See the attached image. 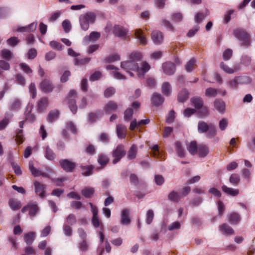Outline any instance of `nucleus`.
Instances as JSON below:
<instances>
[{
  "mask_svg": "<svg viewBox=\"0 0 255 255\" xmlns=\"http://www.w3.org/2000/svg\"><path fill=\"white\" fill-rule=\"evenodd\" d=\"M137 153V147L133 144L128 150V159H133L136 157Z\"/></svg>",
  "mask_w": 255,
  "mask_h": 255,
  "instance_id": "obj_38",
  "label": "nucleus"
},
{
  "mask_svg": "<svg viewBox=\"0 0 255 255\" xmlns=\"http://www.w3.org/2000/svg\"><path fill=\"white\" fill-rule=\"evenodd\" d=\"M90 60V58H84L81 59L76 58L74 60V63L75 65L81 66L88 63Z\"/></svg>",
  "mask_w": 255,
  "mask_h": 255,
  "instance_id": "obj_49",
  "label": "nucleus"
},
{
  "mask_svg": "<svg viewBox=\"0 0 255 255\" xmlns=\"http://www.w3.org/2000/svg\"><path fill=\"white\" fill-rule=\"evenodd\" d=\"M219 230L221 233L226 235H232L234 234V230L226 223L222 224L219 227Z\"/></svg>",
  "mask_w": 255,
  "mask_h": 255,
  "instance_id": "obj_18",
  "label": "nucleus"
},
{
  "mask_svg": "<svg viewBox=\"0 0 255 255\" xmlns=\"http://www.w3.org/2000/svg\"><path fill=\"white\" fill-rule=\"evenodd\" d=\"M22 133L23 130L22 129H18L16 131L15 140L18 144H21L23 142V136Z\"/></svg>",
  "mask_w": 255,
  "mask_h": 255,
  "instance_id": "obj_52",
  "label": "nucleus"
},
{
  "mask_svg": "<svg viewBox=\"0 0 255 255\" xmlns=\"http://www.w3.org/2000/svg\"><path fill=\"white\" fill-rule=\"evenodd\" d=\"M189 94L186 89L181 90L178 95V101L183 103L188 98Z\"/></svg>",
  "mask_w": 255,
  "mask_h": 255,
  "instance_id": "obj_33",
  "label": "nucleus"
},
{
  "mask_svg": "<svg viewBox=\"0 0 255 255\" xmlns=\"http://www.w3.org/2000/svg\"><path fill=\"white\" fill-rule=\"evenodd\" d=\"M48 106V100L46 98H41L37 104V108L39 111H43Z\"/></svg>",
  "mask_w": 255,
  "mask_h": 255,
  "instance_id": "obj_28",
  "label": "nucleus"
},
{
  "mask_svg": "<svg viewBox=\"0 0 255 255\" xmlns=\"http://www.w3.org/2000/svg\"><path fill=\"white\" fill-rule=\"evenodd\" d=\"M117 133L119 138H125L127 133V128L121 124L117 126Z\"/></svg>",
  "mask_w": 255,
  "mask_h": 255,
  "instance_id": "obj_23",
  "label": "nucleus"
},
{
  "mask_svg": "<svg viewBox=\"0 0 255 255\" xmlns=\"http://www.w3.org/2000/svg\"><path fill=\"white\" fill-rule=\"evenodd\" d=\"M49 45L52 49H54L55 50L61 51L63 49L62 45L60 43L56 41L53 40L50 41L49 43Z\"/></svg>",
  "mask_w": 255,
  "mask_h": 255,
  "instance_id": "obj_47",
  "label": "nucleus"
},
{
  "mask_svg": "<svg viewBox=\"0 0 255 255\" xmlns=\"http://www.w3.org/2000/svg\"><path fill=\"white\" fill-rule=\"evenodd\" d=\"M103 112L102 111H98L96 113H91L89 115V121L91 123H94L97 120L101 118L103 116Z\"/></svg>",
  "mask_w": 255,
  "mask_h": 255,
  "instance_id": "obj_29",
  "label": "nucleus"
},
{
  "mask_svg": "<svg viewBox=\"0 0 255 255\" xmlns=\"http://www.w3.org/2000/svg\"><path fill=\"white\" fill-rule=\"evenodd\" d=\"M143 57L141 52L134 51L128 55V69L135 71L137 76L140 78H143L145 74L149 71L151 68L150 64L144 61L140 63V66H138L137 62Z\"/></svg>",
  "mask_w": 255,
  "mask_h": 255,
  "instance_id": "obj_1",
  "label": "nucleus"
},
{
  "mask_svg": "<svg viewBox=\"0 0 255 255\" xmlns=\"http://www.w3.org/2000/svg\"><path fill=\"white\" fill-rule=\"evenodd\" d=\"M164 34L158 30H154L151 33V39L155 45H160L164 41Z\"/></svg>",
  "mask_w": 255,
  "mask_h": 255,
  "instance_id": "obj_7",
  "label": "nucleus"
},
{
  "mask_svg": "<svg viewBox=\"0 0 255 255\" xmlns=\"http://www.w3.org/2000/svg\"><path fill=\"white\" fill-rule=\"evenodd\" d=\"M214 106L215 109L220 113H224L225 111V103L221 99H216L214 102Z\"/></svg>",
  "mask_w": 255,
  "mask_h": 255,
  "instance_id": "obj_15",
  "label": "nucleus"
},
{
  "mask_svg": "<svg viewBox=\"0 0 255 255\" xmlns=\"http://www.w3.org/2000/svg\"><path fill=\"white\" fill-rule=\"evenodd\" d=\"M164 98L161 94L157 93H154L151 99V104L154 106H159L164 102Z\"/></svg>",
  "mask_w": 255,
  "mask_h": 255,
  "instance_id": "obj_14",
  "label": "nucleus"
},
{
  "mask_svg": "<svg viewBox=\"0 0 255 255\" xmlns=\"http://www.w3.org/2000/svg\"><path fill=\"white\" fill-rule=\"evenodd\" d=\"M233 51L231 49H227L224 51L223 54V59L225 60H229L232 56Z\"/></svg>",
  "mask_w": 255,
  "mask_h": 255,
  "instance_id": "obj_56",
  "label": "nucleus"
},
{
  "mask_svg": "<svg viewBox=\"0 0 255 255\" xmlns=\"http://www.w3.org/2000/svg\"><path fill=\"white\" fill-rule=\"evenodd\" d=\"M121 223L124 225H127L128 224V210L127 209H125L122 211Z\"/></svg>",
  "mask_w": 255,
  "mask_h": 255,
  "instance_id": "obj_50",
  "label": "nucleus"
},
{
  "mask_svg": "<svg viewBox=\"0 0 255 255\" xmlns=\"http://www.w3.org/2000/svg\"><path fill=\"white\" fill-rule=\"evenodd\" d=\"M228 221L232 225H237L241 221L240 215L236 212H232L228 216Z\"/></svg>",
  "mask_w": 255,
  "mask_h": 255,
  "instance_id": "obj_19",
  "label": "nucleus"
},
{
  "mask_svg": "<svg viewBox=\"0 0 255 255\" xmlns=\"http://www.w3.org/2000/svg\"><path fill=\"white\" fill-rule=\"evenodd\" d=\"M59 162L60 167L66 172H72L76 166L75 163L68 159H61Z\"/></svg>",
  "mask_w": 255,
  "mask_h": 255,
  "instance_id": "obj_9",
  "label": "nucleus"
},
{
  "mask_svg": "<svg viewBox=\"0 0 255 255\" xmlns=\"http://www.w3.org/2000/svg\"><path fill=\"white\" fill-rule=\"evenodd\" d=\"M134 37L136 38L140 45L145 46L148 44V39L144 35L143 32L141 29H136L134 30Z\"/></svg>",
  "mask_w": 255,
  "mask_h": 255,
  "instance_id": "obj_11",
  "label": "nucleus"
},
{
  "mask_svg": "<svg viewBox=\"0 0 255 255\" xmlns=\"http://www.w3.org/2000/svg\"><path fill=\"white\" fill-rule=\"evenodd\" d=\"M62 27L65 32H68L71 27L70 22L68 20H65L62 22Z\"/></svg>",
  "mask_w": 255,
  "mask_h": 255,
  "instance_id": "obj_62",
  "label": "nucleus"
},
{
  "mask_svg": "<svg viewBox=\"0 0 255 255\" xmlns=\"http://www.w3.org/2000/svg\"><path fill=\"white\" fill-rule=\"evenodd\" d=\"M96 19V15L94 12H88L82 14L79 17V22L81 28L86 31L89 27L90 23H93Z\"/></svg>",
  "mask_w": 255,
  "mask_h": 255,
  "instance_id": "obj_3",
  "label": "nucleus"
},
{
  "mask_svg": "<svg viewBox=\"0 0 255 255\" xmlns=\"http://www.w3.org/2000/svg\"><path fill=\"white\" fill-rule=\"evenodd\" d=\"M252 58L247 55H243L241 58V63L245 66H249L251 63Z\"/></svg>",
  "mask_w": 255,
  "mask_h": 255,
  "instance_id": "obj_53",
  "label": "nucleus"
},
{
  "mask_svg": "<svg viewBox=\"0 0 255 255\" xmlns=\"http://www.w3.org/2000/svg\"><path fill=\"white\" fill-rule=\"evenodd\" d=\"M221 188L224 193L232 196H237L239 194V190L238 189L230 188L226 185H223Z\"/></svg>",
  "mask_w": 255,
  "mask_h": 255,
  "instance_id": "obj_21",
  "label": "nucleus"
},
{
  "mask_svg": "<svg viewBox=\"0 0 255 255\" xmlns=\"http://www.w3.org/2000/svg\"><path fill=\"white\" fill-rule=\"evenodd\" d=\"M77 97V94L75 90H71L70 91L67 98L68 103L70 110L73 114H75L77 110V107L75 98Z\"/></svg>",
  "mask_w": 255,
  "mask_h": 255,
  "instance_id": "obj_5",
  "label": "nucleus"
},
{
  "mask_svg": "<svg viewBox=\"0 0 255 255\" xmlns=\"http://www.w3.org/2000/svg\"><path fill=\"white\" fill-rule=\"evenodd\" d=\"M199 110L198 114L202 118L206 117L209 114L208 109L206 106H203V107Z\"/></svg>",
  "mask_w": 255,
  "mask_h": 255,
  "instance_id": "obj_54",
  "label": "nucleus"
},
{
  "mask_svg": "<svg viewBox=\"0 0 255 255\" xmlns=\"http://www.w3.org/2000/svg\"><path fill=\"white\" fill-rule=\"evenodd\" d=\"M120 57L118 54H115L109 56L105 58V61L108 63H112L119 61Z\"/></svg>",
  "mask_w": 255,
  "mask_h": 255,
  "instance_id": "obj_48",
  "label": "nucleus"
},
{
  "mask_svg": "<svg viewBox=\"0 0 255 255\" xmlns=\"http://www.w3.org/2000/svg\"><path fill=\"white\" fill-rule=\"evenodd\" d=\"M21 107V102L18 99L15 98L10 102L9 109L11 111L19 110Z\"/></svg>",
  "mask_w": 255,
  "mask_h": 255,
  "instance_id": "obj_24",
  "label": "nucleus"
},
{
  "mask_svg": "<svg viewBox=\"0 0 255 255\" xmlns=\"http://www.w3.org/2000/svg\"><path fill=\"white\" fill-rule=\"evenodd\" d=\"M35 239V233L30 232L25 235L24 240L27 244H31Z\"/></svg>",
  "mask_w": 255,
  "mask_h": 255,
  "instance_id": "obj_42",
  "label": "nucleus"
},
{
  "mask_svg": "<svg viewBox=\"0 0 255 255\" xmlns=\"http://www.w3.org/2000/svg\"><path fill=\"white\" fill-rule=\"evenodd\" d=\"M207 13L198 12L195 16V21L196 23H199L207 16Z\"/></svg>",
  "mask_w": 255,
  "mask_h": 255,
  "instance_id": "obj_46",
  "label": "nucleus"
},
{
  "mask_svg": "<svg viewBox=\"0 0 255 255\" xmlns=\"http://www.w3.org/2000/svg\"><path fill=\"white\" fill-rule=\"evenodd\" d=\"M196 67V60L194 58L191 59L185 65V70L188 72H192Z\"/></svg>",
  "mask_w": 255,
  "mask_h": 255,
  "instance_id": "obj_26",
  "label": "nucleus"
},
{
  "mask_svg": "<svg viewBox=\"0 0 255 255\" xmlns=\"http://www.w3.org/2000/svg\"><path fill=\"white\" fill-rule=\"evenodd\" d=\"M220 67L226 73L228 74H233L235 72V70L229 67L223 62L221 63Z\"/></svg>",
  "mask_w": 255,
  "mask_h": 255,
  "instance_id": "obj_55",
  "label": "nucleus"
},
{
  "mask_svg": "<svg viewBox=\"0 0 255 255\" xmlns=\"http://www.w3.org/2000/svg\"><path fill=\"white\" fill-rule=\"evenodd\" d=\"M162 68L165 74L168 75L173 74L176 71V66L172 62H166L163 64Z\"/></svg>",
  "mask_w": 255,
  "mask_h": 255,
  "instance_id": "obj_12",
  "label": "nucleus"
},
{
  "mask_svg": "<svg viewBox=\"0 0 255 255\" xmlns=\"http://www.w3.org/2000/svg\"><path fill=\"white\" fill-rule=\"evenodd\" d=\"M34 186L35 193L41 198H44L45 197L46 185L42 184L38 181H34Z\"/></svg>",
  "mask_w": 255,
  "mask_h": 255,
  "instance_id": "obj_6",
  "label": "nucleus"
},
{
  "mask_svg": "<svg viewBox=\"0 0 255 255\" xmlns=\"http://www.w3.org/2000/svg\"><path fill=\"white\" fill-rule=\"evenodd\" d=\"M101 36V33L97 31H92L88 35H86L83 39V44L87 45L90 42H94L98 40Z\"/></svg>",
  "mask_w": 255,
  "mask_h": 255,
  "instance_id": "obj_10",
  "label": "nucleus"
},
{
  "mask_svg": "<svg viewBox=\"0 0 255 255\" xmlns=\"http://www.w3.org/2000/svg\"><path fill=\"white\" fill-rule=\"evenodd\" d=\"M230 183L234 185L237 186L240 182V177L236 173L232 174L229 178Z\"/></svg>",
  "mask_w": 255,
  "mask_h": 255,
  "instance_id": "obj_34",
  "label": "nucleus"
},
{
  "mask_svg": "<svg viewBox=\"0 0 255 255\" xmlns=\"http://www.w3.org/2000/svg\"><path fill=\"white\" fill-rule=\"evenodd\" d=\"M228 125V121L227 119L223 118L220 122L219 124V128L221 130H224L227 127Z\"/></svg>",
  "mask_w": 255,
  "mask_h": 255,
  "instance_id": "obj_61",
  "label": "nucleus"
},
{
  "mask_svg": "<svg viewBox=\"0 0 255 255\" xmlns=\"http://www.w3.org/2000/svg\"><path fill=\"white\" fill-rule=\"evenodd\" d=\"M171 87L168 82H164L161 87L162 93L165 96H169L171 93Z\"/></svg>",
  "mask_w": 255,
  "mask_h": 255,
  "instance_id": "obj_27",
  "label": "nucleus"
},
{
  "mask_svg": "<svg viewBox=\"0 0 255 255\" xmlns=\"http://www.w3.org/2000/svg\"><path fill=\"white\" fill-rule=\"evenodd\" d=\"M217 205H218L219 215L220 216H222L223 215L224 211L225 210V206H224L223 202L221 201H219L217 202Z\"/></svg>",
  "mask_w": 255,
  "mask_h": 255,
  "instance_id": "obj_58",
  "label": "nucleus"
},
{
  "mask_svg": "<svg viewBox=\"0 0 255 255\" xmlns=\"http://www.w3.org/2000/svg\"><path fill=\"white\" fill-rule=\"evenodd\" d=\"M29 214L30 216L33 217L38 211V208L36 204H32L28 205Z\"/></svg>",
  "mask_w": 255,
  "mask_h": 255,
  "instance_id": "obj_43",
  "label": "nucleus"
},
{
  "mask_svg": "<svg viewBox=\"0 0 255 255\" xmlns=\"http://www.w3.org/2000/svg\"><path fill=\"white\" fill-rule=\"evenodd\" d=\"M218 93V91L215 88L210 87L206 89L205 95L207 97H215Z\"/></svg>",
  "mask_w": 255,
  "mask_h": 255,
  "instance_id": "obj_39",
  "label": "nucleus"
},
{
  "mask_svg": "<svg viewBox=\"0 0 255 255\" xmlns=\"http://www.w3.org/2000/svg\"><path fill=\"white\" fill-rule=\"evenodd\" d=\"M176 151L179 156L182 157L185 156V151L182 147L181 143L177 141L175 143Z\"/></svg>",
  "mask_w": 255,
  "mask_h": 255,
  "instance_id": "obj_41",
  "label": "nucleus"
},
{
  "mask_svg": "<svg viewBox=\"0 0 255 255\" xmlns=\"http://www.w3.org/2000/svg\"><path fill=\"white\" fill-rule=\"evenodd\" d=\"M140 106V103L138 101L133 102L131 104V108L132 109H130L128 108V119L129 117H131L133 115V110H138Z\"/></svg>",
  "mask_w": 255,
  "mask_h": 255,
  "instance_id": "obj_44",
  "label": "nucleus"
},
{
  "mask_svg": "<svg viewBox=\"0 0 255 255\" xmlns=\"http://www.w3.org/2000/svg\"><path fill=\"white\" fill-rule=\"evenodd\" d=\"M81 169L82 174L84 176H90L93 173V167L91 165L83 166Z\"/></svg>",
  "mask_w": 255,
  "mask_h": 255,
  "instance_id": "obj_37",
  "label": "nucleus"
},
{
  "mask_svg": "<svg viewBox=\"0 0 255 255\" xmlns=\"http://www.w3.org/2000/svg\"><path fill=\"white\" fill-rule=\"evenodd\" d=\"M198 131L201 133L206 132V137L208 138H212L217 134L215 125L212 123L208 124L204 121H200L198 123Z\"/></svg>",
  "mask_w": 255,
  "mask_h": 255,
  "instance_id": "obj_2",
  "label": "nucleus"
},
{
  "mask_svg": "<svg viewBox=\"0 0 255 255\" xmlns=\"http://www.w3.org/2000/svg\"><path fill=\"white\" fill-rule=\"evenodd\" d=\"M29 169L34 177L40 176L41 171L34 167L32 161L29 162Z\"/></svg>",
  "mask_w": 255,
  "mask_h": 255,
  "instance_id": "obj_40",
  "label": "nucleus"
},
{
  "mask_svg": "<svg viewBox=\"0 0 255 255\" xmlns=\"http://www.w3.org/2000/svg\"><path fill=\"white\" fill-rule=\"evenodd\" d=\"M40 88L45 93H49L52 91L53 87L49 80L45 79L41 82Z\"/></svg>",
  "mask_w": 255,
  "mask_h": 255,
  "instance_id": "obj_16",
  "label": "nucleus"
},
{
  "mask_svg": "<svg viewBox=\"0 0 255 255\" xmlns=\"http://www.w3.org/2000/svg\"><path fill=\"white\" fill-rule=\"evenodd\" d=\"M45 157L49 160H53L56 157L55 154L48 145L45 148Z\"/></svg>",
  "mask_w": 255,
  "mask_h": 255,
  "instance_id": "obj_32",
  "label": "nucleus"
},
{
  "mask_svg": "<svg viewBox=\"0 0 255 255\" xmlns=\"http://www.w3.org/2000/svg\"><path fill=\"white\" fill-rule=\"evenodd\" d=\"M234 36L241 41L242 46H249L251 45L250 35L244 29L239 28L234 30Z\"/></svg>",
  "mask_w": 255,
  "mask_h": 255,
  "instance_id": "obj_4",
  "label": "nucleus"
},
{
  "mask_svg": "<svg viewBox=\"0 0 255 255\" xmlns=\"http://www.w3.org/2000/svg\"><path fill=\"white\" fill-rule=\"evenodd\" d=\"M115 93V89L113 87H109L106 89L104 96L106 98H109Z\"/></svg>",
  "mask_w": 255,
  "mask_h": 255,
  "instance_id": "obj_60",
  "label": "nucleus"
},
{
  "mask_svg": "<svg viewBox=\"0 0 255 255\" xmlns=\"http://www.w3.org/2000/svg\"><path fill=\"white\" fill-rule=\"evenodd\" d=\"M94 192L93 188H86L82 191V195L86 198H91Z\"/></svg>",
  "mask_w": 255,
  "mask_h": 255,
  "instance_id": "obj_51",
  "label": "nucleus"
},
{
  "mask_svg": "<svg viewBox=\"0 0 255 255\" xmlns=\"http://www.w3.org/2000/svg\"><path fill=\"white\" fill-rule=\"evenodd\" d=\"M198 145L196 141H192L187 144V149L189 152L194 155L197 154Z\"/></svg>",
  "mask_w": 255,
  "mask_h": 255,
  "instance_id": "obj_20",
  "label": "nucleus"
},
{
  "mask_svg": "<svg viewBox=\"0 0 255 255\" xmlns=\"http://www.w3.org/2000/svg\"><path fill=\"white\" fill-rule=\"evenodd\" d=\"M109 159L108 157L104 155H100L99 156L98 162L101 165H105L108 162Z\"/></svg>",
  "mask_w": 255,
  "mask_h": 255,
  "instance_id": "obj_64",
  "label": "nucleus"
},
{
  "mask_svg": "<svg viewBox=\"0 0 255 255\" xmlns=\"http://www.w3.org/2000/svg\"><path fill=\"white\" fill-rule=\"evenodd\" d=\"M66 129L70 130L74 134L77 133V129L74 124L72 122H69L67 123Z\"/></svg>",
  "mask_w": 255,
  "mask_h": 255,
  "instance_id": "obj_59",
  "label": "nucleus"
},
{
  "mask_svg": "<svg viewBox=\"0 0 255 255\" xmlns=\"http://www.w3.org/2000/svg\"><path fill=\"white\" fill-rule=\"evenodd\" d=\"M126 153L123 145H118L113 152L115 159L113 161L114 164L117 163Z\"/></svg>",
  "mask_w": 255,
  "mask_h": 255,
  "instance_id": "obj_8",
  "label": "nucleus"
},
{
  "mask_svg": "<svg viewBox=\"0 0 255 255\" xmlns=\"http://www.w3.org/2000/svg\"><path fill=\"white\" fill-rule=\"evenodd\" d=\"M168 197L169 200L174 202H178L181 198L180 195L178 192L174 191L170 192Z\"/></svg>",
  "mask_w": 255,
  "mask_h": 255,
  "instance_id": "obj_31",
  "label": "nucleus"
},
{
  "mask_svg": "<svg viewBox=\"0 0 255 255\" xmlns=\"http://www.w3.org/2000/svg\"><path fill=\"white\" fill-rule=\"evenodd\" d=\"M1 55L3 58L9 61L12 58V53L10 50L4 49L1 50Z\"/></svg>",
  "mask_w": 255,
  "mask_h": 255,
  "instance_id": "obj_45",
  "label": "nucleus"
},
{
  "mask_svg": "<svg viewBox=\"0 0 255 255\" xmlns=\"http://www.w3.org/2000/svg\"><path fill=\"white\" fill-rule=\"evenodd\" d=\"M118 108V104L115 102L110 101L105 105L103 108V111L106 114H110L113 112H116Z\"/></svg>",
  "mask_w": 255,
  "mask_h": 255,
  "instance_id": "obj_13",
  "label": "nucleus"
},
{
  "mask_svg": "<svg viewBox=\"0 0 255 255\" xmlns=\"http://www.w3.org/2000/svg\"><path fill=\"white\" fill-rule=\"evenodd\" d=\"M190 101L195 109L197 110L201 108L204 105L203 99L199 97H194L191 99Z\"/></svg>",
  "mask_w": 255,
  "mask_h": 255,
  "instance_id": "obj_22",
  "label": "nucleus"
},
{
  "mask_svg": "<svg viewBox=\"0 0 255 255\" xmlns=\"http://www.w3.org/2000/svg\"><path fill=\"white\" fill-rule=\"evenodd\" d=\"M8 204L12 210H17L21 207L20 201L13 199L9 201Z\"/></svg>",
  "mask_w": 255,
  "mask_h": 255,
  "instance_id": "obj_36",
  "label": "nucleus"
},
{
  "mask_svg": "<svg viewBox=\"0 0 255 255\" xmlns=\"http://www.w3.org/2000/svg\"><path fill=\"white\" fill-rule=\"evenodd\" d=\"M114 33L119 37H122L126 35V30L122 26L117 25L114 26Z\"/></svg>",
  "mask_w": 255,
  "mask_h": 255,
  "instance_id": "obj_30",
  "label": "nucleus"
},
{
  "mask_svg": "<svg viewBox=\"0 0 255 255\" xmlns=\"http://www.w3.org/2000/svg\"><path fill=\"white\" fill-rule=\"evenodd\" d=\"M19 40L16 37H12L7 40V44L11 46H15L18 43Z\"/></svg>",
  "mask_w": 255,
  "mask_h": 255,
  "instance_id": "obj_63",
  "label": "nucleus"
},
{
  "mask_svg": "<svg viewBox=\"0 0 255 255\" xmlns=\"http://www.w3.org/2000/svg\"><path fill=\"white\" fill-rule=\"evenodd\" d=\"M59 113L57 110H53L49 112L48 115L47 120L50 123H52L57 120L59 117Z\"/></svg>",
  "mask_w": 255,
  "mask_h": 255,
  "instance_id": "obj_35",
  "label": "nucleus"
},
{
  "mask_svg": "<svg viewBox=\"0 0 255 255\" xmlns=\"http://www.w3.org/2000/svg\"><path fill=\"white\" fill-rule=\"evenodd\" d=\"M37 27L36 23H32L25 27H21L17 29V31L20 32L34 31Z\"/></svg>",
  "mask_w": 255,
  "mask_h": 255,
  "instance_id": "obj_25",
  "label": "nucleus"
},
{
  "mask_svg": "<svg viewBox=\"0 0 255 255\" xmlns=\"http://www.w3.org/2000/svg\"><path fill=\"white\" fill-rule=\"evenodd\" d=\"M209 153V148L205 144H198L197 154L200 157H204Z\"/></svg>",
  "mask_w": 255,
  "mask_h": 255,
  "instance_id": "obj_17",
  "label": "nucleus"
},
{
  "mask_svg": "<svg viewBox=\"0 0 255 255\" xmlns=\"http://www.w3.org/2000/svg\"><path fill=\"white\" fill-rule=\"evenodd\" d=\"M154 217V213L152 210H149L146 213V223L150 224L152 222Z\"/></svg>",
  "mask_w": 255,
  "mask_h": 255,
  "instance_id": "obj_57",
  "label": "nucleus"
}]
</instances>
